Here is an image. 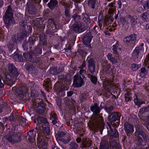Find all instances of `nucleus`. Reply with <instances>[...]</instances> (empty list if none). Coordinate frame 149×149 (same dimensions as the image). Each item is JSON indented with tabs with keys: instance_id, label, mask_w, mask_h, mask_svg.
<instances>
[{
	"instance_id": "nucleus-20",
	"label": "nucleus",
	"mask_w": 149,
	"mask_h": 149,
	"mask_svg": "<svg viewBox=\"0 0 149 149\" xmlns=\"http://www.w3.org/2000/svg\"><path fill=\"white\" fill-rule=\"evenodd\" d=\"M91 141L87 138H83L82 140L81 146L83 148H87L90 147Z\"/></svg>"
},
{
	"instance_id": "nucleus-17",
	"label": "nucleus",
	"mask_w": 149,
	"mask_h": 149,
	"mask_svg": "<svg viewBox=\"0 0 149 149\" xmlns=\"http://www.w3.org/2000/svg\"><path fill=\"white\" fill-rule=\"evenodd\" d=\"M124 127L125 131L127 134H131L134 132V127L132 125L126 122L124 124Z\"/></svg>"
},
{
	"instance_id": "nucleus-38",
	"label": "nucleus",
	"mask_w": 149,
	"mask_h": 149,
	"mask_svg": "<svg viewBox=\"0 0 149 149\" xmlns=\"http://www.w3.org/2000/svg\"><path fill=\"white\" fill-rule=\"evenodd\" d=\"M22 39V38H21V35H19V34H17V35H15L12 38V40L16 43L20 42Z\"/></svg>"
},
{
	"instance_id": "nucleus-59",
	"label": "nucleus",
	"mask_w": 149,
	"mask_h": 149,
	"mask_svg": "<svg viewBox=\"0 0 149 149\" xmlns=\"http://www.w3.org/2000/svg\"><path fill=\"white\" fill-rule=\"evenodd\" d=\"M143 6L145 9L146 8L148 9L149 8V1L148 0H147L145 1L143 4Z\"/></svg>"
},
{
	"instance_id": "nucleus-23",
	"label": "nucleus",
	"mask_w": 149,
	"mask_h": 149,
	"mask_svg": "<svg viewBox=\"0 0 149 149\" xmlns=\"http://www.w3.org/2000/svg\"><path fill=\"white\" fill-rule=\"evenodd\" d=\"M142 48L136 47L133 52L132 57L135 59L137 58L139 54L140 53L141 51L142 50Z\"/></svg>"
},
{
	"instance_id": "nucleus-12",
	"label": "nucleus",
	"mask_w": 149,
	"mask_h": 149,
	"mask_svg": "<svg viewBox=\"0 0 149 149\" xmlns=\"http://www.w3.org/2000/svg\"><path fill=\"white\" fill-rule=\"evenodd\" d=\"M8 69L11 74L15 76H17L19 73L15 65L12 63H9L7 65Z\"/></svg>"
},
{
	"instance_id": "nucleus-60",
	"label": "nucleus",
	"mask_w": 149,
	"mask_h": 149,
	"mask_svg": "<svg viewBox=\"0 0 149 149\" xmlns=\"http://www.w3.org/2000/svg\"><path fill=\"white\" fill-rule=\"evenodd\" d=\"M86 72V71L85 70L83 69H81L79 71L80 75H80L81 76V77L84 78L85 77L84 75L85 74Z\"/></svg>"
},
{
	"instance_id": "nucleus-16",
	"label": "nucleus",
	"mask_w": 149,
	"mask_h": 149,
	"mask_svg": "<svg viewBox=\"0 0 149 149\" xmlns=\"http://www.w3.org/2000/svg\"><path fill=\"white\" fill-rule=\"evenodd\" d=\"M91 110L93 112V115H96L100 112L101 109L97 103H95L90 107Z\"/></svg>"
},
{
	"instance_id": "nucleus-13",
	"label": "nucleus",
	"mask_w": 149,
	"mask_h": 149,
	"mask_svg": "<svg viewBox=\"0 0 149 149\" xmlns=\"http://www.w3.org/2000/svg\"><path fill=\"white\" fill-rule=\"evenodd\" d=\"M3 82L4 84L8 85L11 86L14 83V81L12 79V77L9 74H5L4 78L3 79Z\"/></svg>"
},
{
	"instance_id": "nucleus-26",
	"label": "nucleus",
	"mask_w": 149,
	"mask_h": 149,
	"mask_svg": "<svg viewBox=\"0 0 149 149\" xmlns=\"http://www.w3.org/2000/svg\"><path fill=\"white\" fill-rule=\"evenodd\" d=\"M13 58L17 61L22 62L23 61V58L22 55L19 53H15L12 55Z\"/></svg>"
},
{
	"instance_id": "nucleus-49",
	"label": "nucleus",
	"mask_w": 149,
	"mask_h": 149,
	"mask_svg": "<svg viewBox=\"0 0 149 149\" xmlns=\"http://www.w3.org/2000/svg\"><path fill=\"white\" fill-rule=\"evenodd\" d=\"M118 20L119 22L121 24H122L123 25H124L125 23L128 22L126 21L125 17H120L118 19Z\"/></svg>"
},
{
	"instance_id": "nucleus-62",
	"label": "nucleus",
	"mask_w": 149,
	"mask_h": 149,
	"mask_svg": "<svg viewBox=\"0 0 149 149\" xmlns=\"http://www.w3.org/2000/svg\"><path fill=\"white\" fill-rule=\"evenodd\" d=\"M45 82V84H44V85L46 88L49 87L50 84V81L49 79H48L46 80Z\"/></svg>"
},
{
	"instance_id": "nucleus-1",
	"label": "nucleus",
	"mask_w": 149,
	"mask_h": 149,
	"mask_svg": "<svg viewBox=\"0 0 149 149\" xmlns=\"http://www.w3.org/2000/svg\"><path fill=\"white\" fill-rule=\"evenodd\" d=\"M3 19L6 26L7 27L15 23V21L13 18L12 9L10 6H8L6 11Z\"/></svg>"
},
{
	"instance_id": "nucleus-30",
	"label": "nucleus",
	"mask_w": 149,
	"mask_h": 149,
	"mask_svg": "<svg viewBox=\"0 0 149 149\" xmlns=\"http://www.w3.org/2000/svg\"><path fill=\"white\" fill-rule=\"evenodd\" d=\"M71 140L70 135V134H66L62 140L61 142L66 144L69 143Z\"/></svg>"
},
{
	"instance_id": "nucleus-56",
	"label": "nucleus",
	"mask_w": 149,
	"mask_h": 149,
	"mask_svg": "<svg viewBox=\"0 0 149 149\" xmlns=\"http://www.w3.org/2000/svg\"><path fill=\"white\" fill-rule=\"evenodd\" d=\"M144 141L146 142H148L149 141V134L147 132L142 136Z\"/></svg>"
},
{
	"instance_id": "nucleus-43",
	"label": "nucleus",
	"mask_w": 149,
	"mask_h": 149,
	"mask_svg": "<svg viewBox=\"0 0 149 149\" xmlns=\"http://www.w3.org/2000/svg\"><path fill=\"white\" fill-rule=\"evenodd\" d=\"M42 128L43 130V133L44 134H46L47 135H49L50 133L49 127L48 126L44 127L42 126Z\"/></svg>"
},
{
	"instance_id": "nucleus-29",
	"label": "nucleus",
	"mask_w": 149,
	"mask_h": 149,
	"mask_svg": "<svg viewBox=\"0 0 149 149\" xmlns=\"http://www.w3.org/2000/svg\"><path fill=\"white\" fill-rule=\"evenodd\" d=\"M109 141L110 145L112 148H118L119 147L118 143L113 138L110 139Z\"/></svg>"
},
{
	"instance_id": "nucleus-36",
	"label": "nucleus",
	"mask_w": 149,
	"mask_h": 149,
	"mask_svg": "<svg viewBox=\"0 0 149 149\" xmlns=\"http://www.w3.org/2000/svg\"><path fill=\"white\" fill-rule=\"evenodd\" d=\"M110 67L109 64L106 65L103 70V71L102 72H101V77H103L104 76H103L104 74H102V73L104 72H105V73L107 74L109 73L110 71Z\"/></svg>"
},
{
	"instance_id": "nucleus-18",
	"label": "nucleus",
	"mask_w": 149,
	"mask_h": 149,
	"mask_svg": "<svg viewBox=\"0 0 149 149\" xmlns=\"http://www.w3.org/2000/svg\"><path fill=\"white\" fill-rule=\"evenodd\" d=\"M112 50L113 51V54L117 55H118L121 53V48L120 47V45L118 41H116L115 44L113 46Z\"/></svg>"
},
{
	"instance_id": "nucleus-2",
	"label": "nucleus",
	"mask_w": 149,
	"mask_h": 149,
	"mask_svg": "<svg viewBox=\"0 0 149 149\" xmlns=\"http://www.w3.org/2000/svg\"><path fill=\"white\" fill-rule=\"evenodd\" d=\"M7 138V140L13 144L20 142L22 140L21 136L19 134L13 133L9 134Z\"/></svg>"
},
{
	"instance_id": "nucleus-22",
	"label": "nucleus",
	"mask_w": 149,
	"mask_h": 149,
	"mask_svg": "<svg viewBox=\"0 0 149 149\" xmlns=\"http://www.w3.org/2000/svg\"><path fill=\"white\" fill-rule=\"evenodd\" d=\"M45 109L43 107L42 103L41 102L38 103V107H37L36 112L39 114H42L44 112Z\"/></svg>"
},
{
	"instance_id": "nucleus-55",
	"label": "nucleus",
	"mask_w": 149,
	"mask_h": 149,
	"mask_svg": "<svg viewBox=\"0 0 149 149\" xmlns=\"http://www.w3.org/2000/svg\"><path fill=\"white\" fill-rule=\"evenodd\" d=\"M19 35H21V38H22V39L25 37H26L28 36L27 33L26 31L25 30L23 31Z\"/></svg>"
},
{
	"instance_id": "nucleus-28",
	"label": "nucleus",
	"mask_w": 149,
	"mask_h": 149,
	"mask_svg": "<svg viewBox=\"0 0 149 149\" xmlns=\"http://www.w3.org/2000/svg\"><path fill=\"white\" fill-rule=\"evenodd\" d=\"M136 136V140L137 141L136 145L138 148H140L143 145V140L142 138L140 136L139 134Z\"/></svg>"
},
{
	"instance_id": "nucleus-19",
	"label": "nucleus",
	"mask_w": 149,
	"mask_h": 149,
	"mask_svg": "<svg viewBox=\"0 0 149 149\" xmlns=\"http://www.w3.org/2000/svg\"><path fill=\"white\" fill-rule=\"evenodd\" d=\"M37 143L38 146L40 148L42 149L47 148V145L45 142L44 140L42 139L40 136H38L37 138Z\"/></svg>"
},
{
	"instance_id": "nucleus-32",
	"label": "nucleus",
	"mask_w": 149,
	"mask_h": 149,
	"mask_svg": "<svg viewBox=\"0 0 149 149\" xmlns=\"http://www.w3.org/2000/svg\"><path fill=\"white\" fill-rule=\"evenodd\" d=\"M37 120L38 121H40L42 123L45 124L46 126H48L49 123L47 121L46 119L44 117L38 116L37 117Z\"/></svg>"
},
{
	"instance_id": "nucleus-48",
	"label": "nucleus",
	"mask_w": 149,
	"mask_h": 149,
	"mask_svg": "<svg viewBox=\"0 0 149 149\" xmlns=\"http://www.w3.org/2000/svg\"><path fill=\"white\" fill-rule=\"evenodd\" d=\"M140 67V65L134 63L131 65V67L133 71H135L137 70Z\"/></svg>"
},
{
	"instance_id": "nucleus-52",
	"label": "nucleus",
	"mask_w": 149,
	"mask_h": 149,
	"mask_svg": "<svg viewBox=\"0 0 149 149\" xmlns=\"http://www.w3.org/2000/svg\"><path fill=\"white\" fill-rule=\"evenodd\" d=\"M69 88V87L67 85H63L60 88V90L61 91H63L65 90H67Z\"/></svg>"
},
{
	"instance_id": "nucleus-24",
	"label": "nucleus",
	"mask_w": 149,
	"mask_h": 149,
	"mask_svg": "<svg viewBox=\"0 0 149 149\" xmlns=\"http://www.w3.org/2000/svg\"><path fill=\"white\" fill-rule=\"evenodd\" d=\"M58 1L57 0H50V1L47 4L49 8L52 10H53L57 6Z\"/></svg>"
},
{
	"instance_id": "nucleus-15",
	"label": "nucleus",
	"mask_w": 149,
	"mask_h": 149,
	"mask_svg": "<svg viewBox=\"0 0 149 149\" xmlns=\"http://www.w3.org/2000/svg\"><path fill=\"white\" fill-rule=\"evenodd\" d=\"M103 86L104 88L108 91H109L111 87L110 86L112 84V81L111 80H109L108 79H103Z\"/></svg>"
},
{
	"instance_id": "nucleus-3",
	"label": "nucleus",
	"mask_w": 149,
	"mask_h": 149,
	"mask_svg": "<svg viewBox=\"0 0 149 149\" xmlns=\"http://www.w3.org/2000/svg\"><path fill=\"white\" fill-rule=\"evenodd\" d=\"M86 29L85 24L83 22L79 24L74 23L71 27V29L76 33H81L85 31Z\"/></svg>"
},
{
	"instance_id": "nucleus-11",
	"label": "nucleus",
	"mask_w": 149,
	"mask_h": 149,
	"mask_svg": "<svg viewBox=\"0 0 149 149\" xmlns=\"http://www.w3.org/2000/svg\"><path fill=\"white\" fill-rule=\"evenodd\" d=\"M95 62L93 58H91L87 61V67L88 70L92 74H93L95 72Z\"/></svg>"
},
{
	"instance_id": "nucleus-8",
	"label": "nucleus",
	"mask_w": 149,
	"mask_h": 149,
	"mask_svg": "<svg viewBox=\"0 0 149 149\" xmlns=\"http://www.w3.org/2000/svg\"><path fill=\"white\" fill-rule=\"evenodd\" d=\"M92 38L91 33L89 32L85 34H83L82 40L83 43L86 46L91 47L90 42Z\"/></svg>"
},
{
	"instance_id": "nucleus-31",
	"label": "nucleus",
	"mask_w": 149,
	"mask_h": 149,
	"mask_svg": "<svg viewBox=\"0 0 149 149\" xmlns=\"http://www.w3.org/2000/svg\"><path fill=\"white\" fill-rule=\"evenodd\" d=\"M108 59L113 64H116L117 63V61L115 58L113 56V55L111 53L108 54L107 55Z\"/></svg>"
},
{
	"instance_id": "nucleus-37",
	"label": "nucleus",
	"mask_w": 149,
	"mask_h": 149,
	"mask_svg": "<svg viewBox=\"0 0 149 149\" xmlns=\"http://www.w3.org/2000/svg\"><path fill=\"white\" fill-rule=\"evenodd\" d=\"M127 17L130 20V22L131 23L132 26L134 27L137 23V21L134 18V16H131L130 15H128Z\"/></svg>"
},
{
	"instance_id": "nucleus-39",
	"label": "nucleus",
	"mask_w": 149,
	"mask_h": 149,
	"mask_svg": "<svg viewBox=\"0 0 149 149\" xmlns=\"http://www.w3.org/2000/svg\"><path fill=\"white\" fill-rule=\"evenodd\" d=\"M142 19L144 22H147L149 20V15L148 13L145 12L142 14L141 16Z\"/></svg>"
},
{
	"instance_id": "nucleus-6",
	"label": "nucleus",
	"mask_w": 149,
	"mask_h": 149,
	"mask_svg": "<svg viewBox=\"0 0 149 149\" xmlns=\"http://www.w3.org/2000/svg\"><path fill=\"white\" fill-rule=\"evenodd\" d=\"M13 89V91L15 90V94L16 95L19 96L22 98L28 91L27 88L24 86H22L19 88L14 87Z\"/></svg>"
},
{
	"instance_id": "nucleus-34",
	"label": "nucleus",
	"mask_w": 149,
	"mask_h": 149,
	"mask_svg": "<svg viewBox=\"0 0 149 149\" xmlns=\"http://www.w3.org/2000/svg\"><path fill=\"white\" fill-rule=\"evenodd\" d=\"M66 134L63 132H58L56 135V138L57 140L61 141Z\"/></svg>"
},
{
	"instance_id": "nucleus-54",
	"label": "nucleus",
	"mask_w": 149,
	"mask_h": 149,
	"mask_svg": "<svg viewBox=\"0 0 149 149\" xmlns=\"http://www.w3.org/2000/svg\"><path fill=\"white\" fill-rule=\"evenodd\" d=\"M113 107L112 106L109 107H106L104 108L106 111L107 113H109L112 111L113 109Z\"/></svg>"
},
{
	"instance_id": "nucleus-53",
	"label": "nucleus",
	"mask_w": 149,
	"mask_h": 149,
	"mask_svg": "<svg viewBox=\"0 0 149 149\" xmlns=\"http://www.w3.org/2000/svg\"><path fill=\"white\" fill-rule=\"evenodd\" d=\"M110 20V19H105L103 23V26H105L107 25H109V24H110L113 21V20H111V19Z\"/></svg>"
},
{
	"instance_id": "nucleus-25",
	"label": "nucleus",
	"mask_w": 149,
	"mask_h": 149,
	"mask_svg": "<svg viewBox=\"0 0 149 149\" xmlns=\"http://www.w3.org/2000/svg\"><path fill=\"white\" fill-rule=\"evenodd\" d=\"M109 146L107 140H102L100 143L99 149H109Z\"/></svg>"
},
{
	"instance_id": "nucleus-64",
	"label": "nucleus",
	"mask_w": 149,
	"mask_h": 149,
	"mask_svg": "<svg viewBox=\"0 0 149 149\" xmlns=\"http://www.w3.org/2000/svg\"><path fill=\"white\" fill-rule=\"evenodd\" d=\"M0 56L2 57V56L6 57V52L2 49L1 47H0Z\"/></svg>"
},
{
	"instance_id": "nucleus-41",
	"label": "nucleus",
	"mask_w": 149,
	"mask_h": 149,
	"mask_svg": "<svg viewBox=\"0 0 149 149\" xmlns=\"http://www.w3.org/2000/svg\"><path fill=\"white\" fill-rule=\"evenodd\" d=\"M88 77L90 79L92 82L94 84H97V79L96 77L93 76L90 74L88 75Z\"/></svg>"
},
{
	"instance_id": "nucleus-45",
	"label": "nucleus",
	"mask_w": 149,
	"mask_h": 149,
	"mask_svg": "<svg viewBox=\"0 0 149 149\" xmlns=\"http://www.w3.org/2000/svg\"><path fill=\"white\" fill-rule=\"evenodd\" d=\"M125 101L126 102L131 101L132 99L131 94L127 92L125 95Z\"/></svg>"
},
{
	"instance_id": "nucleus-7",
	"label": "nucleus",
	"mask_w": 149,
	"mask_h": 149,
	"mask_svg": "<svg viewBox=\"0 0 149 149\" xmlns=\"http://www.w3.org/2000/svg\"><path fill=\"white\" fill-rule=\"evenodd\" d=\"M84 78L79 74L75 75L73 80L74 86L75 87H79L82 86L84 84Z\"/></svg>"
},
{
	"instance_id": "nucleus-46",
	"label": "nucleus",
	"mask_w": 149,
	"mask_h": 149,
	"mask_svg": "<svg viewBox=\"0 0 149 149\" xmlns=\"http://www.w3.org/2000/svg\"><path fill=\"white\" fill-rule=\"evenodd\" d=\"M149 111V106H147L143 107L141 109L139 112V114H140L141 115L144 112L146 111Z\"/></svg>"
},
{
	"instance_id": "nucleus-40",
	"label": "nucleus",
	"mask_w": 149,
	"mask_h": 149,
	"mask_svg": "<svg viewBox=\"0 0 149 149\" xmlns=\"http://www.w3.org/2000/svg\"><path fill=\"white\" fill-rule=\"evenodd\" d=\"M73 19L75 22V23H77L79 24V23L82 22V20L83 19L81 18L80 16L78 15H76L73 16Z\"/></svg>"
},
{
	"instance_id": "nucleus-27",
	"label": "nucleus",
	"mask_w": 149,
	"mask_h": 149,
	"mask_svg": "<svg viewBox=\"0 0 149 149\" xmlns=\"http://www.w3.org/2000/svg\"><path fill=\"white\" fill-rule=\"evenodd\" d=\"M70 8L66 7L65 8L64 13L66 18H65L67 22L68 23L70 21L71 15L70 14Z\"/></svg>"
},
{
	"instance_id": "nucleus-21",
	"label": "nucleus",
	"mask_w": 149,
	"mask_h": 149,
	"mask_svg": "<svg viewBox=\"0 0 149 149\" xmlns=\"http://www.w3.org/2000/svg\"><path fill=\"white\" fill-rule=\"evenodd\" d=\"M33 3V2H32L31 3L28 7V12L30 14H33L36 12V4L35 3Z\"/></svg>"
},
{
	"instance_id": "nucleus-47",
	"label": "nucleus",
	"mask_w": 149,
	"mask_h": 149,
	"mask_svg": "<svg viewBox=\"0 0 149 149\" xmlns=\"http://www.w3.org/2000/svg\"><path fill=\"white\" fill-rule=\"evenodd\" d=\"M50 71L51 74L54 75H56L59 73V72L57 70V68H51Z\"/></svg>"
},
{
	"instance_id": "nucleus-9",
	"label": "nucleus",
	"mask_w": 149,
	"mask_h": 149,
	"mask_svg": "<svg viewBox=\"0 0 149 149\" xmlns=\"http://www.w3.org/2000/svg\"><path fill=\"white\" fill-rule=\"evenodd\" d=\"M137 36L135 34L126 37L124 38L123 42L127 45L133 44L136 40Z\"/></svg>"
},
{
	"instance_id": "nucleus-44",
	"label": "nucleus",
	"mask_w": 149,
	"mask_h": 149,
	"mask_svg": "<svg viewBox=\"0 0 149 149\" xmlns=\"http://www.w3.org/2000/svg\"><path fill=\"white\" fill-rule=\"evenodd\" d=\"M135 95L136 98L134 99V101L136 105H138L139 107H140V106L141 104L145 103V102L143 101H139V100H138L137 96L136 94H135Z\"/></svg>"
},
{
	"instance_id": "nucleus-42",
	"label": "nucleus",
	"mask_w": 149,
	"mask_h": 149,
	"mask_svg": "<svg viewBox=\"0 0 149 149\" xmlns=\"http://www.w3.org/2000/svg\"><path fill=\"white\" fill-rule=\"evenodd\" d=\"M115 1L114 2H113L109 4L108 5V6L110 7V8L109 9V13L110 14L112 13L114 11V9L115 8V6L113 5L114 4H115Z\"/></svg>"
},
{
	"instance_id": "nucleus-33",
	"label": "nucleus",
	"mask_w": 149,
	"mask_h": 149,
	"mask_svg": "<svg viewBox=\"0 0 149 149\" xmlns=\"http://www.w3.org/2000/svg\"><path fill=\"white\" fill-rule=\"evenodd\" d=\"M46 36L44 34H42L40 36V43L41 45H45L46 42Z\"/></svg>"
},
{
	"instance_id": "nucleus-10",
	"label": "nucleus",
	"mask_w": 149,
	"mask_h": 149,
	"mask_svg": "<svg viewBox=\"0 0 149 149\" xmlns=\"http://www.w3.org/2000/svg\"><path fill=\"white\" fill-rule=\"evenodd\" d=\"M145 61V66L147 67L148 69L147 70L145 68H141L140 75L142 77H145L147 73V71L149 70V54H148L147 55Z\"/></svg>"
},
{
	"instance_id": "nucleus-51",
	"label": "nucleus",
	"mask_w": 149,
	"mask_h": 149,
	"mask_svg": "<svg viewBox=\"0 0 149 149\" xmlns=\"http://www.w3.org/2000/svg\"><path fill=\"white\" fill-rule=\"evenodd\" d=\"M28 135H29V136H30L32 138V140H33V139H35V134H34L33 133V130H30L27 133Z\"/></svg>"
},
{
	"instance_id": "nucleus-50",
	"label": "nucleus",
	"mask_w": 149,
	"mask_h": 149,
	"mask_svg": "<svg viewBox=\"0 0 149 149\" xmlns=\"http://www.w3.org/2000/svg\"><path fill=\"white\" fill-rule=\"evenodd\" d=\"M136 132L140 135L142 137L147 133V132H144L141 129L138 128L136 129Z\"/></svg>"
},
{
	"instance_id": "nucleus-63",
	"label": "nucleus",
	"mask_w": 149,
	"mask_h": 149,
	"mask_svg": "<svg viewBox=\"0 0 149 149\" xmlns=\"http://www.w3.org/2000/svg\"><path fill=\"white\" fill-rule=\"evenodd\" d=\"M36 41V40L34 38L30 37L29 40H28V42L31 45H33L35 42Z\"/></svg>"
},
{
	"instance_id": "nucleus-35",
	"label": "nucleus",
	"mask_w": 149,
	"mask_h": 149,
	"mask_svg": "<svg viewBox=\"0 0 149 149\" xmlns=\"http://www.w3.org/2000/svg\"><path fill=\"white\" fill-rule=\"evenodd\" d=\"M97 0H88V5L92 9H94L96 4Z\"/></svg>"
},
{
	"instance_id": "nucleus-5",
	"label": "nucleus",
	"mask_w": 149,
	"mask_h": 149,
	"mask_svg": "<svg viewBox=\"0 0 149 149\" xmlns=\"http://www.w3.org/2000/svg\"><path fill=\"white\" fill-rule=\"evenodd\" d=\"M107 128L108 134L111 136L117 138L119 136L118 131L114 128L113 126H111V124L109 122L107 123Z\"/></svg>"
},
{
	"instance_id": "nucleus-61",
	"label": "nucleus",
	"mask_w": 149,
	"mask_h": 149,
	"mask_svg": "<svg viewBox=\"0 0 149 149\" xmlns=\"http://www.w3.org/2000/svg\"><path fill=\"white\" fill-rule=\"evenodd\" d=\"M3 105H4L5 107V109L7 112L8 113L10 111V109L8 104L6 103H4L3 104Z\"/></svg>"
},
{
	"instance_id": "nucleus-57",
	"label": "nucleus",
	"mask_w": 149,
	"mask_h": 149,
	"mask_svg": "<svg viewBox=\"0 0 149 149\" xmlns=\"http://www.w3.org/2000/svg\"><path fill=\"white\" fill-rule=\"evenodd\" d=\"M53 117L54 118V119L52 120V122L53 124L56 125L57 123V118L56 114H54L53 115Z\"/></svg>"
},
{
	"instance_id": "nucleus-58",
	"label": "nucleus",
	"mask_w": 149,
	"mask_h": 149,
	"mask_svg": "<svg viewBox=\"0 0 149 149\" xmlns=\"http://www.w3.org/2000/svg\"><path fill=\"white\" fill-rule=\"evenodd\" d=\"M19 119L20 120V123L22 125L24 126V125H26V122L25 121V119L24 118L21 117L19 118Z\"/></svg>"
},
{
	"instance_id": "nucleus-14",
	"label": "nucleus",
	"mask_w": 149,
	"mask_h": 149,
	"mask_svg": "<svg viewBox=\"0 0 149 149\" xmlns=\"http://www.w3.org/2000/svg\"><path fill=\"white\" fill-rule=\"evenodd\" d=\"M92 119L94 123L98 125L99 124H102L104 120L102 116L98 114L96 115H93Z\"/></svg>"
},
{
	"instance_id": "nucleus-4",
	"label": "nucleus",
	"mask_w": 149,
	"mask_h": 149,
	"mask_svg": "<svg viewBox=\"0 0 149 149\" xmlns=\"http://www.w3.org/2000/svg\"><path fill=\"white\" fill-rule=\"evenodd\" d=\"M121 114L118 112H112L111 113L109 116V120L111 123V125H113L112 123L117 121L116 123L117 125H118L119 124L120 120V118Z\"/></svg>"
}]
</instances>
